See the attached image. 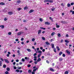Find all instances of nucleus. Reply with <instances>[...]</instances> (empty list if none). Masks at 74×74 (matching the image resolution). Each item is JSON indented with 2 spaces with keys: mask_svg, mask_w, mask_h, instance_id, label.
<instances>
[{
  "mask_svg": "<svg viewBox=\"0 0 74 74\" xmlns=\"http://www.w3.org/2000/svg\"><path fill=\"white\" fill-rule=\"evenodd\" d=\"M45 25H51V23L48 21L45 22Z\"/></svg>",
  "mask_w": 74,
  "mask_h": 74,
  "instance_id": "nucleus-1",
  "label": "nucleus"
},
{
  "mask_svg": "<svg viewBox=\"0 0 74 74\" xmlns=\"http://www.w3.org/2000/svg\"><path fill=\"white\" fill-rule=\"evenodd\" d=\"M22 33H23V32H19L17 33V35H18V36H20V35H21V34H22Z\"/></svg>",
  "mask_w": 74,
  "mask_h": 74,
  "instance_id": "nucleus-2",
  "label": "nucleus"
},
{
  "mask_svg": "<svg viewBox=\"0 0 74 74\" xmlns=\"http://www.w3.org/2000/svg\"><path fill=\"white\" fill-rule=\"evenodd\" d=\"M4 61L5 62H6L7 63H10V62L8 61V60L7 59H4Z\"/></svg>",
  "mask_w": 74,
  "mask_h": 74,
  "instance_id": "nucleus-3",
  "label": "nucleus"
},
{
  "mask_svg": "<svg viewBox=\"0 0 74 74\" xmlns=\"http://www.w3.org/2000/svg\"><path fill=\"white\" fill-rule=\"evenodd\" d=\"M66 52L69 55H70V51H68V50H66Z\"/></svg>",
  "mask_w": 74,
  "mask_h": 74,
  "instance_id": "nucleus-4",
  "label": "nucleus"
},
{
  "mask_svg": "<svg viewBox=\"0 0 74 74\" xmlns=\"http://www.w3.org/2000/svg\"><path fill=\"white\" fill-rule=\"evenodd\" d=\"M49 70L51 71H52V72H54V71H55V70L52 68H50Z\"/></svg>",
  "mask_w": 74,
  "mask_h": 74,
  "instance_id": "nucleus-5",
  "label": "nucleus"
},
{
  "mask_svg": "<svg viewBox=\"0 0 74 74\" xmlns=\"http://www.w3.org/2000/svg\"><path fill=\"white\" fill-rule=\"evenodd\" d=\"M34 11V10H31L29 12V14H30V13H32V12H33Z\"/></svg>",
  "mask_w": 74,
  "mask_h": 74,
  "instance_id": "nucleus-6",
  "label": "nucleus"
},
{
  "mask_svg": "<svg viewBox=\"0 0 74 74\" xmlns=\"http://www.w3.org/2000/svg\"><path fill=\"white\" fill-rule=\"evenodd\" d=\"M8 13L9 15H12V14H13V12H8Z\"/></svg>",
  "mask_w": 74,
  "mask_h": 74,
  "instance_id": "nucleus-7",
  "label": "nucleus"
},
{
  "mask_svg": "<svg viewBox=\"0 0 74 74\" xmlns=\"http://www.w3.org/2000/svg\"><path fill=\"white\" fill-rule=\"evenodd\" d=\"M38 69V67H36L35 69H34L33 70V71L34 72H36V70H37Z\"/></svg>",
  "mask_w": 74,
  "mask_h": 74,
  "instance_id": "nucleus-8",
  "label": "nucleus"
},
{
  "mask_svg": "<svg viewBox=\"0 0 74 74\" xmlns=\"http://www.w3.org/2000/svg\"><path fill=\"white\" fill-rule=\"evenodd\" d=\"M61 23H63V24H66V22L64 21H62Z\"/></svg>",
  "mask_w": 74,
  "mask_h": 74,
  "instance_id": "nucleus-9",
  "label": "nucleus"
},
{
  "mask_svg": "<svg viewBox=\"0 0 74 74\" xmlns=\"http://www.w3.org/2000/svg\"><path fill=\"white\" fill-rule=\"evenodd\" d=\"M34 61H36V60H37V57L36 56H34Z\"/></svg>",
  "mask_w": 74,
  "mask_h": 74,
  "instance_id": "nucleus-10",
  "label": "nucleus"
},
{
  "mask_svg": "<svg viewBox=\"0 0 74 74\" xmlns=\"http://www.w3.org/2000/svg\"><path fill=\"white\" fill-rule=\"evenodd\" d=\"M41 59L40 58H39L38 60H37V61L38 62H40V61H41Z\"/></svg>",
  "mask_w": 74,
  "mask_h": 74,
  "instance_id": "nucleus-11",
  "label": "nucleus"
},
{
  "mask_svg": "<svg viewBox=\"0 0 74 74\" xmlns=\"http://www.w3.org/2000/svg\"><path fill=\"white\" fill-rule=\"evenodd\" d=\"M41 30H39L38 31V34H41Z\"/></svg>",
  "mask_w": 74,
  "mask_h": 74,
  "instance_id": "nucleus-12",
  "label": "nucleus"
},
{
  "mask_svg": "<svg viewBox=\"0 0 74 74\" xmlns=\"http://www.w3.org/2000/svg\"><path fill=\"white\" fill-rule=\"evenodd\" d=\"M0 4H1V5H5V3L4 2H1L0 3Z\"/></svg>",
  "mask_w": 74,
  "mask_h": 74,
  "instance_id": "nucleus-13",
  "label": "nucleus"
},
{
  "mask_svg": "<svg viewBox=\"0 0 74 74\" xmlns=\"http://www.w3.org/2000/svg\"><path fill=\"white\" fill-rule=\"evenodd\" d=\"M27 51L29 52H31V50H30V49H27Z\"/></svg>",
  "mask_w": 74,
  "mask_h": 74,
  "instance_id": "nucleus-14",
  "label": "nucleus"
},
{
  "mask_svg": "<svg viewBox=\"0 0 74 74\" xmlns=\"http://www.w3.org/2000/svg\"><path fill=\"white\" fill-rule=\"evenodd\" d=\"M17 52L18 53V55H21V53H20V51L19 50H18Z\"/></svg>",
  "mask_w": 74,
  "mask_h": 74,
  "instance_id": "nucleus-15",
  "label": "nucleus"
},
{
  "mask_svg": "<svg viewBox=\"0 0 74 74\" xmlns=\"http://www.w3.org/2000/svg\"><path fill=\"white\" fill-rule=\"evenodd\" d=\"M56 49H57L58 51H60V48L58 46H56Z\"/></svg>",
  "mask_w": 74,
  "mask_h": 74,
  "instance_id": "nucleus-16",
  "label": "nucleus"
},
{
  "mask_svg": "<svg viewBox=\"0 0 74 74\" xmlns=\"http://www.w3.org/2000/svg\"><path fill=\"white\" fill-rule=\"evenodd\" d=\"M51 48H54L55 47V45H54V44H51Z\"/></svg>",
  "mask_w": 74,
  "mask_h": 74,
  "instance_id": "nucleus-17",
  "label": "nucleus"
},
{
  "mask_svg": "<svg viewBox=\"0 0 74 74\" xmlns=\"http://www.w3.org/2000/svg\"><path fill=\"white\" fill-rule=\"evenodd\" d=\"M56 27H57V28H59L60 27V26H59V25H58V24L57 23L56 24Z\"/></svg>",
  "mask_w": 74,
  "mask_h": 74,
  "instance_id": "nucleus-18",
  "label": "nucleus"
},
{
  "mask_svg": "<svg viewBox=\"0 0 74 74\" xmlns=\"http://www.w3.org/2000/svg\"><path fill=\"white\" fill-rule=\"evenodd\" d=\"M45 44H46V45H50V43L48 42V41L46 42H45Z\"/></svg>",
  "mask_w": 74,
  "mask_h": 74,
  "instance_id": "nucleus-19",
  "label": "nucleus"
},
{
  "mask_svg": "<svg viewBox=\"0 0 74 74\" xmlns=\"http://www.w3.org/2000/svg\"><path fill=\"white\" fill-rule=\"evenodd\" d=\"M62 54H63L62 52L61 51L59 53V55L60 56H61V55H62Z\"/></svg>",
  "mask_w": 74,
  "mask_h": 74,
  "instance_id": "nucleus-20",
  "label": "nucleus"
},
{
  "mask_svg": "<svg viewBox=\"0 0 74 74\" xmlns=\"http://www.w3.org/2000/svg\"><path fill=\"white\" fill-rule=\"evenodd\" d=\"M55 34V32H52L51 34V36H54V35Z\"/></svg>",
  "mask_w": 74,
  "mask_h": 74,
  "instance_id": "nucleus-21",
  "label": "nucleus"
},
{
  "mask_svg": "<svg viewBox=\"0 0 74 74\" xmlns=\"http://www.w3.org/2000/svg\"><path fill=\"white\" fill-rule=\"evenodd\" d=\"M41 55V53H39L38 56V58H40Z\"/></svg>",
  "mask_w": 74,
  "mask_h": 74,
  "instance_id": "nucleus-22",
  "label": "nucleus"
},
{
  "mask_svg": "<svg viewBox=\"0 0 74 74\" xmlns=\"http://www.w3.org/2000/svg\"><path fill=\"white\" fill-rule=\"evenodd\" d=\"M65 74H69V72L67 71H65L64 73Z\"/></svg>",
  "mask_w": 74,
  "mask_h": 74,
  "instance_id": "nucleus-23",
  "label": "nucleus"
},
{
  "mask_svg": "<svg viewBox=\"0 0 74 74\" xmlns=\"http://www.w3.org/2000/svg\"><path fill=\"white\" fill-rule=\"evenodd\" d=\"M49 0H45L44 3H46V2H49Z\"/></svg>",
  "mask_w": 74,
  "mask_h": 74,
  "instance_id": "nucleus-24",
  "label": "nucleus"
},
{
  "mask_svg": "<svg viewBox=\"0 0 74 74\" xmlns=\"http://www.w3.org/2000/svg\"><path fill=\"white\" fill-rule=\"evenodd\" d=\"M57 36L58 37H61V35H60V34H57Z\"/></svg>",
  "mask_w": 74,
  "mask_h": 74,
  "instance_id": "nucleus-25",
  "label": "nucleus"
},
{
  "mask_svg": "<svg viewBox=\"0 0 74 74\" xmlns=\"http://www.w3.org/2000/svg\"><path fill=\"white\" fill-rule=\"evenodd\" d=\"M2 66V62L1 61H0V67L1 66Z\"/></svg>",
  "mask_w": 74,
  "mask_h": 74,
  "instance_id": "nucleus-26",
  "label": "nucleus"
},
{
  "mask_svg": "<svg viewBox=\"0 0 74 74\" xmlns=\"http://www.w3.org/2000/svg\"><path fill=\"white\" fill-rule=\"evenodd\" d=\"M42 40H43L44 41H45V38L43 37H42Z\"/></svg>",
  "mask_w": 74,
  "mask_h": 74,
  "instance_id": "nucleus-27",
  "label": "nucleus"
},
{
  "mask_svg": "<svg viewBox=\"0 0 74 74\" xmlns=\"http://www.w3.org/2000/svg\"><path fill=\"white\" fill-rule=\"evenodd\" d=\"M28 73L29 74H31V73H32V71L30 70H28Z\"/></svg>",
  "mask_w": 74,
  "mask_h": 74,
  "instance_id": "nucleus-28",
  "label": "nucleus"
},
{
  "mask_svg": "<svg viewBox=\"0 0 74 74\" xmlns=\"http://www.w3.org/2000/svg\"><path fill=\"white\" fill-rule=\"evenodd\" d=\"M53 8V9H51V11H54V10H55L56 9L55 8Z\"/></svg>",
  "mask_w": 74,
  "mask_h": 74,
  "instance_id": "nucleus-29",
  "label": "nucleus"
},
{
  "mask_svg": "<svg viewBox=\"0 0 74 74\" xmlns=\"http://www.w3.org/2000/svg\"><path fill=\"white\" fill-rule=\"evenodd\" d=\"M6 70H7V71H8L10 70V68L8 67L6 68Z\"/></svg>",
  "mask_w": 74,
  "mask_h": 74,
  "instance_id": "nucleus-30",
  "label": "nucleus"
},
{
  "mask_svg": "<svg viewBox=\"0 0 74 74\" xmlns=\"http://www.w3.org/2000/svg\"><path fill=\"white\" fill-rule=\"evenodd\" d=\"M65 42H67V43H69V41L67 40H65Z\"/></svg>",
  "mask_w": 74,
  "mask_h": 74,
  "instance_id": "nucleus-31",
  "label": "nucleus"
},
{
  "mask_svg": "<svg viewBox=\"0 0 74 74\" xmlns=\"http://www.w3.org/2000/svg\"><path fill=\"white\" fill-rule=\"evenodd\" d=\"M53 51L54 52H55V53H56V49H55V48H54L53 49Z\"/></svg>",
  "mask_w": 74,
  "mask_h": 74,
  "instance_id": "nucleus-32",
  "label": "nucleus"
},
{
  "mask_svg": "<svg viewBox=\"0 0 74 74\" xmlns=\"http://www.w3.org/2000/svg\"><path fill=\"white\" fill-rule=\"evenodd\" d=\"M62 60H63V59H62V58H59V61H61Z\"/></svg>",
  "mask_w": 74,
  "mask_h": 74,
  "instance_id": "nucleus-33",
  "label": "nucleus"
},
{
  "mask_svg": "<svg viewBox=\"0 0 74 74\" xmlns=\"http://www.w3.org/2000/svg\"><path fill=\"white\" fill-rule=\"evenodd\" d=\"M28 8H27V7L25 6V7H24V10H27V9Z\"/></svg>",
  "mask_w": 74,
  "mask_h": 74,
  "instance_id": "nucleus-34",
  "label": "nucleus"
},
{
  "mask_svg": "<svg viewBox=\"0 0 74 74\" xmlns=\"http://www.w3.org/2000/svg\"><path fill=\"white\" fill-rule=\"evenodd\" d=\"M70 6H71V5H70V3H68L67 4V6L68 7H70Z\"/></svg>",
  "mask_w": 74,
  "mask_h": 74,
  "instance_id": "nucleus-35",
  "label": "nucleus"
},
{
  "mask_svg": "<svg viewBox=\"0 0 74 74\" xmlns=\"http://www.w3.org/2000/svg\"><path fill=\"white\" fill-rule=\"evenodd\" d=\"M38 53H42V51L40 50H39L38 51Z\"/></svg>",
  "mask_w": 74,
  "mask_h": 74,
  "instance_id": "nucleus-36",
  "label": "nucleus"
},
{
  "mask_svg": "<svg viewBox=\"0 0 74 74\" xmlns=\"http://www.w3.org/2000/svg\"><path fill=\"white\" fill-rule=\"evenodd\" d=\"M49 19L50 20H51V21H53V18H52L51 17H49Z\"/></svg>",
  "mask_w": 74,
  "mask_h": 74,
  "instance_id": "nucleus-37",
  "label": "nucleus"
},
{
  "mask_svg": "<svg viewBox=\"0 0 74 74\" xmlns=\"http://www.w3.org/2000/svg\"><path fill=\"white\" fill-rule=\"evenodd\" d=\"M17 3H21V1L20 0H18L16 1Z\"/></svg>",
  "mask_w": 74,
  "mask_h": 74,
  "instance_id": "nucleus-38",
  "label": "nucleus"
},
{
  "mask_svg": "<svg viewBox=\"0 0 74 74\" xmlns=\"http://www.w3.org/2000/svg\"><path fill=\"white\" fill-rule=\"evenodd\" d=\"M17 10L19 11H20V10H22V8H18Z\"/></svg>",
  "mask_w": 74,
  "mask_h": 74,
  "instance_id": "nucleus-39",
  "label": "nucleus"
},
{
  "mask_svg": "<svg viewBox=\"0 0 74 74\" xmlns=\"http://www.w3.org/2000/svg\"><path fill=\"white\" fill-rule=\"evenodd\" d=\"M3 68H5L6 67V65L5 64H4L3 65Z\"/></svg>",
  "mask_w": 74,
  "mask_h": 74,
  "instance_id": "nucleus-40",
  "label": "nucleus"
},
{
  "mask_svg": "<svg viewBox=\"0 0 74 74\" xmlns=\"http://www.w3.org/2000/svg\"><path fill=\"white\" fill-rule=\"evenodd\" d=\"M11 34H12L11 32H9L8 33V35H11Z\"/></svg>",
  "mask_w": 74,
  "mask_h": 74,
  "instance_id": "nucleus-41",
  "label": "nucleus"
},
{
  "mask_svg": "<svg viewBox=\"0 0 74 74\" xmlns=\"http://www.w3.org/2000/svg\"><path fill=\"white\" fill-rule=\"evenodd\" d=\"M37 62H38L37 61H35L34 62V63L35 64H36L37 63Z\"/></svg>",
  "mask_w": 74,
  "mask_h": 74,
  "instance_id": "nucleus-42",
  "label": "nucleus"
},
{
  "mask_svg": "<svg viewBox=\"0 0 74 74\" xmlns=\"http://www.w3.org/2000/svg\"><path fill=\"white\" fill-rule=\"evenodd\" d=\"M39 21H40V22H42V18H40L39 19Z\"/></svg>",
  "mask_w": 74,
  "mask_h": 74,
  "instance_id": "nucleus-43",
  "label": "nucleus"
},
{
  "mask_svg": "<svg viewBox=\"0 0 74 74\" xmlns=\"http://www.w3.org/2000/svg\"><path fill=\"white\" fill-rule=\"evenodd\" d=\"M32 41H35V38H33L32 39Z\"/></svg>",
  "mask_w": 74,
  "mask_h": 74,
  "instance_id": "nucleus-44",
  "label": "nucleus"
},
{
  "mask_svg": "<svg viewBox=\"0 0 74 74\" xmlns=\"http://www.w3.org/2000/svg\"><path fill=\"white\" fill-rule=\"evenodd\" d=\"M27 58H28V60H29V58H27V57H25V59L26 60L27 59Z\"/></svg>",
  "mask_w": 74,
  "mask_h": 74,
  "instance_id": "nucleus-45",
  "label": "nucleus"
},
{
  "mask_svg": "<svg viewBox=\"0 0 74 74\" xmlns=\"http://www.w3.org/2000/svg\"><path fill=\"white\" fill-rule=\"evenodd\" d=\"M5 74H9V73L7 71H6L5 72Z\"/></svg>",
  "mask_w": 74,
  "mask_h": 74,
  "instance_id": "nucleus-46",
  "label": "nucleus"
},
{
  "mask_svg": "<svg viewBox=\"0 0 74 74\" xmlns=\"http://www.w3.org/2000/svg\"><path fill=\"white\" fill-rule=\"evenodd\" d=\"M1 28V29H4V25H2Z\"/></svg>",
  "mask_w": 74,
  "mask_h": 74,
  "instance_id": "nucleus-47",
  "label": "nucleus"
},
{
  "mask_svg": "<svg viewBox=\"0 0 74 74\" xmlns=\"http://www.w3.org/2000/svg\"><path fill=\"white\" fill-rule=\"evenodd\" d=\"M7 18H4V20L5 21H7Z\"/></svg>",
  "mask_w": 74,
  "mask_h": 74,
  "instance_id": "nucleus-48",
  "label": "nucleus"
},
{
  "mask_svg": "<svg viewBox=\"0 0 74 74\" xmlns=\"http://www.w3.org/2000/svg\"><path fill=\"white\" fill-rule=\"evenodd\" d=\"M30 67H31V65H28L27 67H28V68Z\"/></svg>",
  "mask_w": 74,
  "mask_h": 74,
  "instance_id": "nucleus-49",
  "label": "nucleus"
},
{
  "mask_svg": "<svg viewBox=\"0 0 74 74\" xmlns=\"http://www.w3.org/2000/svg\"><path fill=\"white\" fill-rule=\"evenodd\" d=\"M49 2H50V3H53V1H51V0H49Z\"/></svg>",
  "mask_w": 74,
  "mask_h": 74,
  "instance_id": "nucleus-50",
  "label": "nucleus"
},
{
  "mask_svg": "<svg viewBox=\"0 0 74 74\" xmlns=\"http://www.w3.org/2000/svg\"><path fill=\"white\" fill-rule=\"evenodd\" d=\"M62 56L63 57H65V56H66V55H65V54H63L62 55Z\"/></svg>",
  "mask_w": 74,
  "mask_h": 74,
  "instance_id": "nucleus-51",
  "label": "nucleus"
},
{
  "mask_svg": "<svg viewBox=\"0 0 74 74\" xmlns=\"http://www.w3.org/2000/svg\"><path fill=\"white\" fill-rule=\"evenodd\" d=\"M22 61H23V62H25V60L24 58H22Z\"/></svg>",
  "mask_w": 74,
  "mask_h": 74,
  "instance_id": "nucleus-52",
  "label": "nucleus"
},
{
  "mask_svg": "<svg viewBox=\"0 0 74 74\" xmlns=\"http://www.w3.org/2000/svg\"><path fill=\"white\" fill-rule=\"evenodd\" d=\"M46 62L48 64H49V61L48 60H46Z\"/></svg>",
  "mask_w": 74,
  "mask_h": 74,
  "instance_id": "nucleus-53",
  "label": "nucleus"
},
{
  "mask_svg": "<svg viewBox=\"0 0 74 74\" xmlns=\"http://www.w3.org/2000/svg\"><path fill=\"white\" fill-rule=\"evenodd\" d=\"M16 71L18 72H19V69H16Z\"/></svg>",
  "mask_w": 74,
  "mask_h": 74,
  "instance_id": "nucleus-54",
  "label": "nucleus"
},
{
  "mask_svg": "<svg viewBox=\"0 0 74 74\" xmlns=\"http://www.w3.org/2000/svg\"><path fill=\"white\" fill-rule=\"evenodd\" d=\"M66 37H69V35H68V34H66Z\"/></svg>",
  "mask_w": 74,
  "mask_h": 74,
  "instance_id": "nucleus-55",
  "label": "nucleus"
},
{
  "mask_svg": "<svg viewBox=\"0 0 74 74\" xmlns=\"http://www.w3.org/2000/svg\"><path fill=\"white\" fill-rule=\"evenodd\" d=\"M71 5H74V3H71Z\"/></svg>",
  "mask_w": 74,
  "mask_h": 74,
  "instance_id": "nucleus-56",
  "label": "nucleus"
},
{
  "mask_svg": "<svg viewBox=\"0 0 74 74\" xmlns=\"http://www.w3.org/2000/svg\"><path fill=\"white\" fill-rule=\"evenodd\" d=\"M24 40V38H22L21 39V41H23V40Z\"/></svg>",
  "mask_w": 74,
  "mask_h": 74,
  "instance_id": "nucleus-57",
  "label": "nucleus"
},
{
  "mask_svg": "<svg viewBox=\"0 0 74 74\" xmlns=\"http://www.w3.org/2000/svg\"><path fill=\"white\" fill-rule=\"evenodd\" d=\"M8 55H10L11 54V53L10 52L8 51Z\"/></svg>",
  "mask_w": 74,
  "mask_h": 74,
  "instance_id": "nucleus-58",
  "label": "nucleus"
},
{
  "mask_svg": "<svg viewBox=\"0 0 74 74\" xmlns=\"http://www.w3.org/2000/svg\"><path fill=\"white\" fill-rule=\"evenodd\" d=\"M34 56H36L37 55V53H36L34 54L33 55Z\"/></svg>",
  "mask_w": 74,
  "mask_h": 74,
  "instance_id": "nucleus-59",
  "label": "nucleus"
},
{
  "mask_svg": "<svg viewBox=\"0 0 74 74\" xmlns=\"http://www.w3.org/2000/svg\"><path fill=\"white\" fill-rule=\"evenodd\" d=\"M53 30H56V28H55V27H53Z\"/></svg>",
  "mask_w": 74,
  "mask_h": 74,
  "instance_id": "nucleus-60",
  "label": "nucleus"
},
{
  "mask_svg": "<svg viewBox=\"0 0 74 74\" xmlns=\"http://www.w3.org/2000/svg\"><path fill=\"white\" fill-rule=\"evenodd\" d=\"M34 72V71H32V74H35V72Z\"/></svg>",
  "mask_w": 74,
  "mask_h": 74,
  "instance_id": "nucleus-61",
  "label": "nucleus"
},
{
  "mask_svg": "<svg viewBox=\"0 0 74 74\" xmlns=\"http://www.w3.org/2000/svg\"><path fill=\"white\" fill-rule=\"evenodd\" d=\"M6 56L7 57H9V56H10V55L9 54H7L6 55Z\"/></svg>",
  "mask_w": 74,
  "mask_h": 74,
  "instance_id": "nucleus-62",
  "label": "nucleus"
},
{
  "mask_svg": "<svg viewBox=\"0 0 74 74\" xmlns=\"http://www.w3.org/2000/svg\"><path fill=\"white\" fill-rule=\"evenodd\" d=\"M14 69L16 70V66H14Z\"/></svg>",
  "mask_w": 74,
  "mask_h": 74,
  "instance_id": "nucleus-63",
  "label": "nucleus"
},
{
  "mask_svg": "<svg viewBox=\"0 0 74 74\" xmlns=\"http://www.w3.org/2000/svg\"><path fill=\"white\" fill-rule=\"evenodd\" d=\"M61 5H62V6H63V7H64V5H63V3H62L61 4Z\"/></svg>",
  "mask_w": 74,
  "mask_h": 74,
  "instance_id": "nucleus-64",
  "label": "nucleus"
}]
</instances>
